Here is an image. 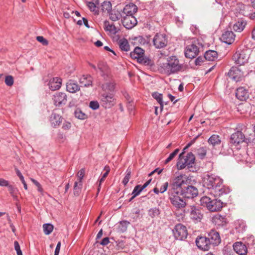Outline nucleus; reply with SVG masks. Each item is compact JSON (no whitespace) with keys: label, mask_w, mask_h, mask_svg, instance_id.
Listing matches in <instances>:
<instances>
[{"label":"nucleus","mask_w":255,"mask_h":255,"mask_svg":"<svg viewBox=\"0 0 255 255\" xmlns=\"http://www.w3.org/2000/svg\"><path fill=\"white\" fill-rule=\"evenodd\" d=\"M203 183L208 190V193L215 197H220L230 192L229 187L223 185V179L214 174L205 176Z\"/></svg>","instance_id":"1"},{"label":"nucleus","mask_w":255,"mask_h":255,"mask_svg":"<svg viewBox=\"0 0 255 255\" xmlns=\"http://www.w3.org/2000/svg\"><path fill=\"white\" fill-rule=\"evenodd\" d=\"M182 183H183V180H177L176 181H172L168 191L169 199L171 203L175 208L178 209L184 208L187 205L186 200L179 195V192L177 190L178 189H180Z\"/></svg>","instance_id":"2"},{"label":"nucleus","mask_w":255,"mask_h":255,"mask_svg":"<svg viewBox=\"0 0 255 255\" xmlns=\"http://www.w3.org/2000/svg\"><path fill=\"white\" fill-rule=\"evenodd\" d=\"M177 180L183 181L180 186V189H178L177 190L185 198H193L198 195V189L194 186L188 185V177L185 175L181 174L177 176L172 181H176Z\"/></svg>","instance_id":"3"},{"label":"nucleus","mask_w":255,"mask_h":255,"mask_svg":"<svg viewBox=\"0 0 255 255\" xmlns=\"http://www.w3.org/2000/svg\"><path fill=\"white\" fill-rule=\"evenodd\" d=\"M182 65L175 56H171L167 58L166 62L161 64V72L168 75L177 73L182 69Z\"/></svg>","instance_id":"4"},{"label":"nucleus","mask_w":255,"mask_h":255,"mask_svg":"<svg viewBox=\"0 0 255 255\" xmlns=\"http://www.w3.org/2000/svg\"><path fill=\"white\" fill-rule=\"evenodd\" d=\"M251 53V50L246 47L239 48L233 56L235 63L242 65L248 62Z\"/></svg>","instance_id":"5"},{"label":"nucleus","mask_w":255,"mask_h":255,"mask_svg":"<svg viewBox=\"0 0 255 255\" xmlns=\"http://www.w3.org/2000/svg\"><path fill=\"white\" fill-rule=\"evenodd\" d=\"M184 153L180 154L179 159L177 163V166L179 169H182L187 167L188 168L192 167L194 164L195 157L191 153H187L186 156H183Z\"/></svg>","instance_id":"6"},{"label":"nucleus","mask_w":255,"mask_h":255,"mask_svg":"<svg viewBox=\"0 0 255 255\" xmlns=\"http://www.w3.org/2000/svg\"><path fill=\"white\" fill-rule=\"evenodd\" d=\"M144 51L140 47H136L134 50L130 52V55L132 59H136L137 61L145 65L151 66L153 64V62L148 58L144 56Z\"/></svg>","instance_id":"7"},{"label":"nucleus","mask_w":255,"mask_h":255,"mask_svg":"<svg viewBox=\"0 0 255 255\" xmlns=\"http://www.w3.org/2000/svg\"><path fill=\"white\" fill-rule=\"evenodd\" d=\"M100 100L101 105L106 109H109L116 104V99L114 93L104 92L101 94Z\"/></svg>","instance_id":"8"},{"label":"nucleus","mask_w":255,"mask_h":255,"mask_svg":"<svg viewBox=\"0 0 255 255\" xmlns=\"http://www.w3.org/2000/svg\"><path fill=\"white\" fill-rule=\"evenodd\" d=\"M197 44L198 42L195 39L186 42L184 52L186 57L192 59L198 54L199 50Z\"/></svg>","instance_id":"9"},{"label":"nucleus","mask_w":255,"mask_h":255,"mask_svg":"<svg viewBox=\"0 0 255 255\" xmlns=\"http://www.w3.org/2000/svg\"><path fill=\"white\" fill-rule=\"evenodd\" d=\"M174 238L176 240L183 241L186 239L188 235V231L185 226L181 224L176 225L172 230Z\"/></svg>","instance_id":"10"},{"label":"nucleus","mask_w":255,"mask_h":255,"mask_svg":"<svg viewBox=\"0 0 255 255\" xmlns=\"http://www.w3.org/2000/svg\"><path fill=\"white\" fill-rule=\"evenodd\" d=\"M245 74V72L241 68L233 66L228 72V75L233 80L237 82L244 79Z\"/></svg>","instance_id":"11"},{"label":"nucleus","mask_w":255,"mask_h":255,"mask_svg":"<svg viewBox=\"0 0 255 255\" xmlns=\"http://www.w3.org/2000/svg\"><path fill=\"white\" fill-rule=\"evenodd\" d=\"M167 37L164 34L157 33L153 39V42L156 48H161L167 44Z\"/></svg>","instance_id":"12"},{"label":"nucleus","mask_w":255,"mask_h":255,"mask_svg":"<svg viewBox=\"0 0 255 255\" xmlns=\"http://www.w3.org/2000/svg\"><path fill=\"white\" fill-rule=\"evenodd\" d=\"M249 141L248 138L246 137L245 134L240 131L233 133L230 137V142L235 145L243 142H248Z\"/></svg>","instance_id":"13"},{"label":"nucleus","mask_w":255,"mask_h":255,"mask_svg":"<svg viewBox=\"0 0 255 255\" xmlns=\"http://www.w3.org/2000/svg\"><path fill=\"white\" fill-rule=\"evenodd\" d=\"M52 100L55 106H62L67 103V96L65 93L57 92L53 95Z\"/></svg>","instance_id":"14"},{"label":"nucleus","mask_w":255,"mask_h":255,"mask_svg":"<svg viewBox=\"0 0 255 255\" xmlns=\"http://www.w3.org/2000/svg\"><path fill=\"white\" fill-rule=\"evenodd\" d=\"M212 247L218 246L221 242L219 233L215 230H211L207 237Z\"/></svg>","instance_id":"15"},{"label":"nucleus","mask_w":255,"mask_h":255,"mask_svg":"<svg viewBox=\"0 0 255 255\" xmlns=\"http://www.w3.org/2000/svg\"><path fill=\"white\" fill-rule=\"evenodd\" d=\"M189 217L194 222H199L203 217L201 209L195 206H191Z\"/></svg>","instance_id":"16"},{"label":"nucleus","mask_w":255,"mask_h":255,"mask_svg":"<svg viewBox=\"0 0 255 255\" xmlns=\"http://www.w3.org/2000/svg\"><path fill=\"white\" fill-rule=\"evenodd\" d=\"M196 244L199 249L204 251H208L212 248L207 237H197Z\"/></svg>","instance_id":"17"},{"label":"nucleus","mask_w":255,"mask_h":255,"mask_svg":"<svg viewBox=\"0 0 255 255\" xmlns=\"http://www.w3.org/2000/svg\"><path fill=\"white\" fill-rule=\"evenodd\" d=\"M122 23L127 29L133 28L137 24V20L134 16L123 15Z\"/></svg>","instance_id":"18"},{"label":"nucleus","mask_w":255,"mask_h":255,"mask_svg":"<svg viewBox=\"0 0 255 255\" xmlns=\"http://www.w3.org/2000/svg\"><path fill=\"white\" fill-rule=\"evenodd\" d=\"M236 35L232 31H226L224 32L221 37V40L223 42L228 44H231L235 40Z\"/></svg>","instance_id":"19"},{"label":"nucleus","mask_w":255,"mask_h":255,"mask_svg":"<svg viewBox=\"0 0 255 255\" xmlns=\"http://www.w3.org/2000/svg\"><path fill=\"white\" fill-rule=\"evenodd\" d=\"M234 250L239 255H245L248 253V249L245 244L242 242H236L233 245Z\"/></svg>","instance_id":"20"},{"label":"nucleus","mask_w":255,"mask_h":255,"mask_svg":"<svg viewBox=\"0 0 255 255\" xmlns=\"http://www.w3.org/2000/svg\"><path fill=\"white\" fill-rule=\"evenodd\" d=\"M137 7L136 5L130 3L126 5L123 8V15L133 16V14L137 11Z\"/></svg>","instance_id":"21"},{"label":"nucleus","mask_w":255,"mask_h":255,"mask_svg":"<svg viewBox=\"0 0 255 255\" xmlns=\"http://www.w3.org/2000/svg\"><path fill=\"white\" fill-rule=\"evenodd\" d=\"M62 84V79L60 78L54 77L51 79L48 82L49 89L52 91L57 90L60 89Z\"/></svg>","instance_id":"22"},{"label":"nucleus","mask_w":255,"mask_h":255,"mask_svg":"<svg viewBox=\"0 0 255 255\" xmlns=\"http://www.w3.org/2000/svg\"><path fill=\"white\" fill-rule=\"evenodd\" d=\"M223 203L221 200L217 199L212 200L211 204L209 206L208 210L211 212L220 211L223 208Z\"/></svg>","instance_id":"23"},{"label":"nucleus","mask_w":255,"mask_h":255,"mask_svg":"<svg viewBox=\"0 0 255 255\" xmlns=\"http://www.w3.org/2000/svg\"><path fill=\"white\" fill-rule=\"evenodd\" d=\"M104 28L106 32H108L111 34H115L119 31V28L116 27L113 22L107 20L104 21Z\"/></svg>","instance_id":"24"},{"label":"nucleus","mask_w":255,"mask_h":255,"mask_svg":"<svg viewBox=\"0 0 255 255\" xmlns=\"http://www.w3.org/2000/svg\"><path fill=\"white\" fill-rule=\"evenodd\" d=\"M236 96L240 101H245L249 97V92L244 87H241L237 89Z\"/></svg>","instance_id":"25"},{"label":"nucleus","mask_w":255,"mask_h":255,"mask_svg":"<svg viewBox=\"0 0 255 255\" xmlns=\"http://www.w3.org/2000/svg\"><path fill=\"white\" fill-rule=\"evenodd\" d=\"M49 121L52 126H59L63 118L59 115L53 113L50 117Z\"/></svg>","instance_id":"26"},{"label":"nucleus","mask_w":255,"mask_h":255,"mask_svg":"<svg viewBox=\"0 0 255 255\" xmlns=\"http://www.w3.org/2000/svg\"><path fill=\"white\" fill-rule=\"evenodd\" d=\"M213 222L218 227H223L227 224V220L225 216L217 215L213 218Z\"/></svg>","instance_id":"27"},{"label":"nucleus","mask_w":255,"mask_h":255,"mask_svg":"<svg viewBox=\"0 0 255 255\" xmlns=\"http://www.w3.org/2000/svg\"><path fill=\"white\" fill-rule=\"evenodd\" d=\"M247 24L245 20L240 19L233 25V28L236 32H241L244 30Z\"/></svg>","instance_id":"28"},{"label":"nucleus","mask_w":255,"mask_h":255,"mask_svg":"<svg viewBox=\"0 0 255 255\" xmlns=\"http://www.w3.org/2000/svg\"><path fill=\"white\" fill-rule=\"evenodd\" d=\"M235 229L237 233H243L246 230V225L242 220H238L234 223Z\"/></svg>","instance_id":"29"},{"label":"nucleus","mask_w":255,"mask_h":255,"mask_svg":"<svg viewBox=\"0 0 255 255\" xmlns=\"http://www.w3.org/2000/svg\"><path fill=\"white\" fill-rule=\"evenodd\" d=\"M115 83L113 80H110L109 82H105L102 85V88L104 92L110 91V93H113L115 89Z\"/></svg>","instance_id":"30"},{"label":"nucleus","mask_w":255,"mask_h":255,"mask_svg":"<svg viewBox=\"0 0 255 255\" xmlns=\"http://www.w3.org/2000/svg\"><path fill=\"white\" fill-rule=\"evenodd\" d=\"M98 68L101 72V75L104 78L109 77V69L108 66L103 62H100L98 65Z\"/></svg>","instance_id":"31"},{"label":"nucleus","mask_w":255,"mask_h":255,"mask_svg":"<svg viewBox=\"0 0 255 255\" xmlns=\"http://www.w3.org/2000/svg\"><path fill=\"white\" fill-rule=\"evenodd\" d=\"M67 91L70 93H74L80 90L79 85L72 81H69L66 85Z\"/></svg>","instance_id":"32"},{"label":"nucleus","mask_w":255,"mask_h":255,"mask_svg":"<svg viewBox=\"0 0 255 255\" xmlns=\"http://www.w3.org/2000/svg\"><path fill=\"white\" fill-rule=\"evenodd\" d=\"M98 5L99 0H93V1L87 2V5L89 9L95 13V14L98 13Z\"/></svg>","instance_id":"33"},{"label":"nucleus","mask_w":255,"mask_h":255,"mask_svg":"<svg viewBox=\"0 0 255 255\" xmlns=\"http://www.w3.org/2000/svg\"><path fill=\"white\" fill-rule=\"evenodd\" d=\"M80 84L84 87H88L92 85V78L90 75H83L80 79Z\"/></svg>","instance_id":"34"},{"label":"nucleus","mask_w":255,"mask_h":255,"mask_svg":"<svg viewBox=\"0 0 255 255\" xmlns=\"http://www.w3.org/2000/svg\"><path fill=\"white\" fill-rule=\"evenodd\" d=\"M104 170L105 171L102 177L98 181V187L97 189V194L99 193L102 183L104 181L105 178L107 177L110 171V168L109 166L107 165L104 167Z\"/></svg>","instance_id":"35"},{"label":"nucleus","mask_w":255,"mask_h":255,"mask_svg":"<svg viewBox=\"0 0 255 255\" xmlns=\"http://www.w3.org/2000/svg\"><path fill=\"white\" fill-rule=\"evenodd\" d=\"M218 54L216 51L209 50L205 52L204 58L205 60L213 61L217 58Z\"/></svg>","instance_id":"36"},{"label":"nucleus","mask_w":255,"mask_h":255,"mask_svg":"<svg viewBox=\"0 0 255 255\" xmlns=\"http://www.w3.org/2000/svg\"><path fill=\"white\" fill-rule=\"evenodd\" d=\"M118 44L121 50L127 52L130 50L128 41L126 38L120 39L119 40Z\"/></svg>","instance_id":"37"},{"label":"nucleus","mask_w":255,"mask_h":255,"mask_svg":"<svg viewBox=\"0 0 255 255\" xmlns=\"http://www.w3.org/2000/svg\"><path fill=\"white\" fill-rule=\"evenodd\" d=\"M110 19L113 21H116L120 19L123 14L118 10H112L109 12Z\"/></svg>","instance_id":"38"},{"label":"nucleus","mask_w":255,"mask_h":255,"mask_svg":"<svg viewBox=\"0 0 255 255\" xmlns=\"http://www.w3.org/2000/svg\"><path fill=\"white\" fill-rule=\"evenodd\" d=\"M208 142L213 146H215L220 144L221 140L218 135L213 134L209 138Z\"/></svg>","instance_id":"39"},{"label":"nucleus","mask_w":255,"mask_h":255,"mask_svg":"<svg viewBox=\"0 0 255 255\" xmlns=\"http://www.w3.org/2000/svg\"><path fill=\"white\" fill-rule=\"evenodd\" d=\"M82 181L77 180L75 182L73 188L74 195L77 196L79 195L82 187Z\"/></svg>","instance_id":"40"},{"label":"nucleus","mask_w":255,"mask_h":255,"mask_svg":"<svg viewBox=\"0 0 255 255\" xmlns=\"http://www.w3.org/2000/svg\"><path fill=\"white\" fill-rule=\"evenodd\" d=\"M54 227L51 224H44L43 225V232L46 235H49L53 230Z\"/></svg>","instance_id":"41"},{"label":"nucleus","mask_w":255,"mask_h":255,"mask_svg":"<svg viewBox=\"0 0 255 255\" xmlns=\"http://www.w3.org/2000/svg\"><path fill=\"white\" fill-rule=\"evenodd\" d=\"M101 8L103 11L109 13L112 10L111 3L110 1H104L101 5Z\"/></svg>","instance_id":"42"},{"label":"nucleus","mask_w":255,"mask_h":255,"mask_svg":"<svg viewBox=\"0 0 255 255\" xmlns=\"http://www.w3.org/2000/svg\"><path fill=\"white\" fill-rule=\"evenodd\" d=\"M212 200L208 197L204 196L200 199V204L201 206L206 207L207 209L209 208V206L211 204Z\"/></svg>","instance_id":"43"},{"label":"nucleus","mask_w":255,"mask_h":255,"mask_svg":"<svg viewBox=\"0 0 255 255\" xmlns=\"http://www.w3.org/2000/svg\"><path fill=\"white\" fill-rule=\"evenodd\" d=\"M74 115L76 118L80 120H85L87 118V115L80 109H77L75 111Z\"/></svg>","instance_id":"44"},{"label":"nucleus","mask_w":255,"mask_h":255,"mask_svg":"<svg viewBox=\"0 0 255 255\" xmlns=\"http://www.w3.org/2000/svg\"><path fill=\"white\" fill-rule=\"evenodd\" d=\"M2 187H8V190L10 194V195L12 196L13 195H14L15 194H18V190L17 188L13 186L12 185H9V182L7 181V185L6 186H2Z\"/></svg>","instance_id":"45"},{"label":"nucleus","mask_w":255,"mask_h":255,"mask_svg":"<svg viewBox=\"0 0 255 255\" xmlns=\"http://www.w3.org/2000/svg\"><path fill=\"white\" fill-rule=\"evenodd\" d=\"M152 96L156 100L157 102L160 104L161 108L162 109L163 107L162 95L157 92H155L152 94Z\"/></svg>","instance_id":"46"},{"label":"nucleus","mask_w":255,"mask_h":255,"mask_svg":"<svg viewBox=\"0 0 255 255\" xmlns=\"http://www.w3.org/2000/svg\"><path fill=\"white\" fill-rule=\"evenodd\" d=\"M129 224V222L127 221H122L120 222L118 226L119 230L122 232H125L127 229L128 226Z\"/></svg>","instance_id":"47"},{"label":"nucleus","mask_w":255,"mask_h":255,"mask_svg":"<svg viewBox=\"0 0 255 255\" xmlns=\"http://www.w3.org/2000/svg\"><path fill=\"white\" fill-rule=\"evenodd\" d=\"M160 214V211L157 208H151L148 211V215L151 218L158 216Z\"/></svg>","instance_id":"48"},{"label":"nucleus","mask_w":255,"mask_h":255,"mask_svg":"<svg viewBox=\"0 0 255 255\" xmlns=\"http://www.w3.org/2000/svg\"><path fill=\"white\" fill-rule=\"evenodd\" d=\"M131 173V169L129 168H128L126 171V175L124 178L123 179V180L122 181L123 183L125 186L127 185L128 183V182L129 179L130 178V175Z\"/></svg>","instance_id":"49"},{"label":"nucleus","mask_w":255,"mask_h":255,"mask_svg":"<svg viewBox=\"0 0 255 255\" xmlns=\"http://www.w3.org/2000/svg\"><path fill=\"white\" fill-rule=\"evenodd\" d=\"M207 153V150L205 147H200L197 150V154L201 159H203Z\"/></svg>","instance_id":"50"},{"label":"nucleus","mask_w":255,"mask_h":255,"mask_svg":"<svg viewBox=\"0 0 255 255\" xmlns=\"http://www.w3.org/2000/svg\"><path fill=\"white\" fill-rule=\"evenodd\" d=\"M141 191L142 190L140 189V185H136L134 188V189L132 192V198H135L136 196L138 195Z\"/></svg>","instance_id":"51"},{"label":"nucleus","mask_w":255,"mask_h":255,"mask_svg":"<svg viewBox=\"0 0 255 255\" xmlns=\"http://www.w3.org/2000/svg\"><path fill=\"white\" fill-rule=\"evenodd\" d=\"M5 84L8 86H11L13 84V78L12 76H6L4 80Z\"/></svg>","instance_id":"52"},{"label":"nucleus","mask_w":255,"mask_h":255,"mask_svg":"<svg viewBox=\"0 0 255 255\" xmlns=\"http://www.w3.org/2000/svg\"><path fill=\"white\" fill-rule=\"evenodd\" d=\"M89 107L94 110H97L99 108V104L96 101H91L89 104Z\"/></svg>","instance_id":"53"},{"label":"nucleus","mask_w":255,"mask_h":255,"mask_svg":"<svg viewBox=\"0 0 255 255\" xmlns=\"http://www.w3.org/2000/svg\"><path fill=\"white\" fill-rule=\"evenodd\" d=\"M14 249L16 251L17 255H22V251L20 250V247L17 241H15L14 242Z\"/></svg>","instance_id":"54"},{"label":"nucleus","mask_w":255,"mask_h":255,"mask_svg":"<svg viewBox=\"0 0 255 255\" xmlns=\"http://www.w3.org/2000/svg\"><path fill=\"white\" fill-rule=\"evenodd\" d=\"M201 133H198L197 135H195L193 139L187 144L184 149L185 150L191 146L195 142L196 139L201 135Z\"/></svg>","instance_id":"55"},{"label":"nucleus","mask_w":255,"mask_h":255,"mask_svg":"<svg viewBox=\"0 0 255 255\" xmlns=\"http://www.w3.org/2000/svg\"><path fill=\"white\" fill-rule=\"evenodd\" d=\"M36 40L41 43L43 45H47L48 44V41L43 36H38L36 37Z\"/></svg>","instance_id":"56"},{"label":"nucleus","mask_w":255,"mask_h":255,"mask_svg":"<svg viewBox=\"0 0 255 255\" xmlns=\"http://www.w3.org/2000/svg\"><path fill=\"white\" fill-rule=\"evenodd\" d=\"M85 175V170L84 169H81L80 170L77 174L78 177V180L82 181L83 178Z\"/></svg>","instance_id":"57"},{"label":"nucleus","mask_w":255,"mask_h":255,"mask_svg":"<svg viewBox=\"0 0 255 255\" xmlns=\"http://www.w3.org/2000/svg\"><path fill=\"white\" fill-rule=\"evenodd\" d=\"M205 58L202 57H198L196 59L195 61V63L196 65L200 66L205 61Z\"/></svg>","instance_id":"58"},{"label":"nucleus","mask_w":255,"mask_h":255,"mask_svg":"<svg viewBox=\"0 0 255 255\" xmlns=\"http://www.w3.org/2000/svg\"><path fill=\"white\" fill-rule=\"evenodd\" d=\"M168 183L167 182H165L160 188V192L163 193L165 192L168 187Z\"/></svg>","instance_id":"59"},{"label":"nucleus","mask_w":255,"mask_h":255,"mask_svg":"<svg viewBox=\"0 0 255 255\" xmlns=\"http://www.w3.org/2000/svg\"><path fill=\"white\" fill-rule=\"evenodd\" d=\"M228 248H224L223 250L224 255H234V253L231 250L230 251H228Z\"/></svg>","instance_id":"60"},{"label":"nucleus","mask_w":255,"mask_h":255,"mask_svg":"<svg viewBox=\"0 0 255 255\" xmlns=\"http://www.w3.org/2000/svg\"><path fill=\"white\" fill-rule=\"evenodd\" d=\"M176 155H175L173 152L170 153V155H169L168 157L165 160V163L166 164V163H168L169 162H170L171 160H172L174 158V157Z\"/></svg>","instance_id":"61"},{"label":"nucleus","mask_w":255,"mask_h":255,"mask_svg":"<svg viewBox=\"0 0 255 255\" xmlns=\"http://www.w3.org/2000/svg\"><path fill=\"white\" fill-rule=\"evenodd\" d=\"M109 243V238L108 237H106L104 238L102 241L101 242L100 244L103 246H106Z\"/></svg>","instance_id":"62"},{"label":"nucleus","mask_w":255,"mask_h":255,"mask_svg":"<svg viewBox=\"0 0 255 255\" xmlns=\"http://www.w3.org/2000/svg\"><path fill=\"white\" fill-rule=\"evenodd\" d=\"M60 247H61V243L59 242L56 246V249L55 250L54 254H58L59 255L60 250Z\"/></svg>","instance_id":"63"},{"label":"nucleus","mask_w":255,"mask_h":255,"mask_svg":"<svg viewBox=\"0 0 255 255\" xmlns=\"http://www.w3.org/2000/svg\"><path fill=\"white\" fill-rule=\"evenodd\" d=\"M15 170L16 173L17 175L19 177L20 180H21V179H23L24 178V177L22 175L20 171L17 168H15Z\"/></svg>","instance_id":"64"}]
</instances>
